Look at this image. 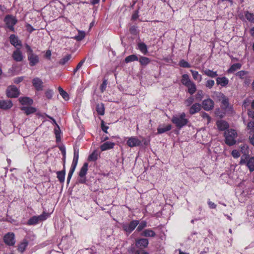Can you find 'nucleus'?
<instances>
[{"label": "nucleus", "mask_w": 254, "mask_h": 254, "mask_svg": "<svg viewBox=\"0 0 254 254\" xmlns=\"http://www.w3.org/2000/svg\"><path fill=\"white\" fill-rule=\"evenodd\" d=\"M186 114L182 113L180 115L174 116L171 121L175 125L177 128L181 129L186 126L189 122L188 120L186 118Z\"/></svg>", "instance_id": "nucleus-1"}, {"label": "nucleus", "mask_w": 254, "mask_h": 254, "mask_svg": "<svg viewBox=\"0 0 254 254\" xmlns=\"http://www.w3.org/2000/svg\"><path fill=\"white\" fill-rule=\"evenodd\" d=\"M79 158V149L77 147H74L73 158L72 164L68 172L67 178V183L69 184L72 176L77 166L78 160Z\"/></svg>", "instance_id": "nucleus-2"}, {"label": "nucleus", "mask_w": 254, "mask_h": 254, "mask_svg": "<svg viewBox=\"0 0 254 254\" xmlns=\"http://www.w3.org/2000/svg\"><path fill=\"white\" fill-rule=\"evenodd\" d=\"M225 143L229 145L232 146L236 144V138L237 137V132L236 130L230 129L225 131L224 134Z\"/></svg>", "instance_id": "nucleus-3"}, {"label": "nucleus", "mask_w": 254, "mask_h": 254, "mask_svg": "<svg viewBox=\"0 0 254 254\" xmlns=\"http://www.w3.org/2000/svg\"><path fill=\"white\" fill-rule=\"evenodd\" d=\"M6 27L12 32H14V26L17 23V19L12 15H6L4 18Z\"/></svg>", "instance_id": "nucleus-4"}, {"label": "nucleus", "mask_w": 254, "mask_h": 254, "mask_svg": "<svg viewBox=\"0 0 254 254\" xmlns=\"http://www.w3.org/2000/svg\"><path fill=\"white\" fill-rule=\"evenodd\" d=\"M48 216L49 214L48 213L43 212L39 216H34L31 217L27 221V224L29 225H36L40 221L45 220Z\"/></svg>", "instance_id": "nucleus-5"}, {"label": "nucleus", "mask_w": 254, "mask_h": 254, "mask_svg": "<svg viewBox=\"0 0 254 254\" xmlns=\"http://www.w3.org/2000/svg\"><path fill=\"white\" fill-rule=\"evenodd\" d=\"M139 221L134 220L131 221L129 223H124L122 225L123 230L127 233H131L138 225Z\"/></svg>", "instance_id": "nucleus-6"}, {"label": "nucleus", "mask_w": 254, "mask_h": 254, "mask_svg": "<svg viewBox=\"0 0 254 254\" xmlns=\"http://www.w3.org/2000/svg\"><path fill=\"white\" fill-rule=\"evenodd\" d=\"M6 94L9 98H16L20 94V91L15 86L10 85L6 89Z\"/></svg>", "instance_id": "nucleus-7"}, {"label": "nucleus", "mask_w": 254, "mask_h": 254, "mask_svg": "<svg viewBox=\"0 0 254 254\" xmlns=\"http://www.w3.org/2000/svg\"><path fill=\"white\" fill-rule=\"evenodd\" d=\"M218 95L219 100L221 101L222 108L226 111H230L231 109V107L229 105L228 98L221 92L218 93Z\"/></svg>", "instance_id": "nucleus-8"}, {"label": "nucleus", "mask_w": 254, "mask_h": 254, "mask_svg": "<svg viewBox=\"0 0 254 254\" xmlns=\"http://www.w3.org/2000/svg\"><path fill=\"white\" fill-rule=\"evenodd\" d=\"M88 164L87 163H84L82 167H81L79 173V176L80 179L78 180L79 183L85 184L86 180L85 177L88 171Z\"/></svg>", "instance_id": "nucleus-9"}, {"label": "nucleus", "mask_w": 254, "mask_h": 254, "mask_svg": "<svg viewBox=\"0 0 254 254\" xmlns=\"http://www.w3.org/2000/svg\"><path fill=\"white\" fill-rule=\"evenodd\" d=\"M127 144L130 147L139 146L141 145V141L136 136H131L128 138Z\"/></svg>", "instance_id": "nucleus-10"}, {"label": "nucleus", "mask_w": 254, "mask_h": 254, "mask_svg": "<svg viewBox=\"0 0 254 254\" xmlns=\"http://www.w3.org/2000/svg\"><path fill=\"white\" fill-rule=\"evenodd\" d=\"M27 59L31 66H35L39 62V56L34 53L28 54Z\"/></svg>", "instance_id": "nucleus-11"}, {"label": "nucleus", "mask_w": 254, "mask_h": 254, "mask_svg": "<svg viewBox=\"0 0 254 254\" xmlns=\"http://www.w3.org/2000/svg\"><path fill=\"white\" fill-rule=\"evenodd\" d=\"M3 241L8 246H13L15 243L14 234L13 233H8L4 236Z\"/></svg>", "instance_id": "nucleus-12"}, {"label": "nucleus", "mask_w": 254, "mask_h": 254, "mask_svg": "<svg viewBox=\"0 0 254 254\" xmlns=\"http://www.w3.org/2000/svg\"><path fill=\"white\" fill-rule=\"evenodd\" d=\"M214 102L210 98L204 100L202 103V108L205 111L212 110L214 107Z\"/></svg>", "instance_id": "nucleus-13"}, {"label": "nucleus", "mask_w": 254, "mask_h": 254, "mask_svg": "<svg viewBox=\"0 0 254 254\" xmlns=\"http://www.w3.org/2000/svg\"><path fill=\"white\" fill-rule=\"evenodd\" d=\"M12 57L13 59L17 62H22L23 60V56L19 48H17L16 50L13 51L12 54Z\"/></svg>", "instance_id": "nucleus-14"}, {"label": "nucleus", "mask_w": 254, "mask_h": 254, "mask_svg": "<svg viewBox=\"0 0 254 254\" xmlns=\"http://www.w3.org/2000/svg\"><path fill=\"white\" fill-rule=\"evenodd\" d=\"M148 240L145 238H140L136 240L135 246L139 248H145L148 245Z\"/></svg>", "instance_id": "nucleus-15"}, {"label": "nucleus", "mask_w": 254, "mask_h": 254, "mask_svg": "<svg viewBox=\"0 0 254 254\" xmlns=\"http://www.w3.org/2000/svg\"><path fill=\"white\" fill-rule=\"evenodd\" d=\"M32 84L37 91H41L43 89V82L38 77H35L32 80Z\"/></svg>", "instance_id": "nucleus-16"}, {"label": "nucleus", "mask_w": 254, "mask_h": 254, "mask_svg": "<svg viewBox=\"0 0 254 254\" xmlns=\"http://www.w3.org/2000/svg\"><path fill=\"white\" fill-rule=\"evenodd\" d=\"M9 41L11 45L14 46L15 47L17 46H21V42L19 40L17 36L14 34H12L9 37Z\"/></svg>", "instance_id": "nucleus-17"}, {"label": "nucleus", "mask_w": 254, "mask_h": 254, "mask_svg": "<svg viewBox=\"0 0 254 254\" xmlns=\"http://www.w3.org/2000/svg\"><path fill=\"white\" fill-rule=\"evenodd\" d=\"M216 124L218 129L221 131L225 130L229 127L228 123L224 120L218 121Z\"/></svg>", "instance_id": "nucleus-18"}, {"label": "nucleus", "mask_w": 254, "mask_h": 254, "mask_svg": "<svg viewBox=\"0 0 254 254\" xmlns=\"http://www.w3.org/2000/svg\"><path fill=\"white\" fill-rule=\"evenodd\" d=\"M12 103L11 100H1L0 101V108L4 110H7L11 108L12 106Z\"/></svg>", "instance_id": "nucleus-19"}, {"label": "nucleus", "mask_w": 254, "mask_h": 254, "mask_svg": "<svg viewBox=\"0 0 254 254\" xmlns=\"http://www.w3.org/2000/svg\"><path fill=\"white\" fill-rule=\"evenodd\" d=\"M216 83L222 87H226L229 83V79L225 77H218L216 78Z\"/></svg>", "instance_id": "nucleus-20"}, {"label": "nucleus", "mask_w": 254, "mask_h": 254, "mask_svg": "<svg viewBox=\"0 0 254 254\" xmlns=\"http://www.w3.org/2000/svg\"><path fill=\"white\" fill-rule=\"evenodd\" d=\"M115 143L111 141H107L101 145L100 148L102 151H105L114 148Z\"/></svg>", "instance_id": "nucleus-21"}, {"label": "nucleus", "mask_w": 254, "mask_h": 254, "mask_svg": "<svg viewBox=\"0 0 254 254\" xmlns=\"http://www.w3.org/2000/svg\"><path fill=\"white\" fill-rule=\"evenodd\" d=\"M201 105L199 103H195L190 108L189 112L190 114L193 115L198 113L201 110Z\"/></svg>", "instance_id": "nucleus-22"}, {"label": "nucleus", "mask_w": 254, "mask_h": 254, "mask_svg": "<svg viewBox=\"0 0 254 254\" xmlns=\"http://www.w3.org/2000/svg\"><path fill=\"white\" fill-rule=\"evenodd\" d=\"M171 128L172 126L171 125H168L167 126L160 125L157 128V133L158 134H161L171 130Z\"/></svg>", "instance_id": "nucleus-23"}, {"label": "nucleus", "mask_w": 254, "mask_h": 254, "mask_svg": "<svg viewBox=\"0 0 254 254\" xmlns=\"http://www.w3.org/2000/svg\"><path fill=\"white\" fill-rule=\"evenodd\" d=\"M156 235L154 231L150 229H145L141 233V236L146 237H154Z\"/></svg>", "instance_id": "nucleus-24"}, {"label": "nucleus", "mask_w": 254, "mask_h": 254, "mask_svg": "<svg viewBox=\"0 0 254 254\" xmlns=\"http://www.w3.org/2000/svg\"><path fill=\"white\" fill-rule=\"evenodd\" d=\"M28 245V241L25 239L23 240V241L18 245L17 250L18 251V252H20L21 253H22L26 249Z\"/></svg>", "instance_id": "nucleus-25"}, {"label": "nucleus", "mask_w": 254, "mask_h": 254, "mask_svg": "<svg viewBox=\"0 0 254 254\" xmlns=\"http://www.w3.org/2000/svg\"><path fill=\"white\" fill-rule=\"evenodd\" d=\"M185 86L188 88V92L190 95L193 94L196 91V86L193 81H191L188 84V85H186Z\"/></svg>", "instance_id": "nucleus-26"}, {"label": "nucleus", "mask_w": 254, "mask_h": 254, "mask_svg": "<svg viewBox=\"0 0 254 254\" xmlns=\"http://www.w3.org/2000/svg\"><path fill=\"white\" fill-rule=\"evenodd\" d=\"M18 100L22 105H30L33 103V100L27 97H20Z\"/></svg>", "instance_id": "nucleus-27"}, {"label": "nucleus", "mask_w": 254, "mask_h": 254, "mask_svg": "<svg viewBox=\"0 0 254 254\" xmlns=\"http://www.w3.org/2000/svg\"><path fill=\"white\" fill-rule=\"evenodd\" d=\"M181 83L184 86L188 85L192 81L190 79L189 76L187 74H184L182 76Z\"/></svg>", "instance_id": "nucleus-28"}, {"label": "nucleus", "mask_w": 254, "mask_h": 254, "mask_svg": "<svg viewBox=\"0 0 254 254\" xmlns=\"http://www.w3.org/2000/svg\"><path fill=\"white\" fill-rule=\"evenodd\" d=\"M190 71L194 80L197 81L198 82H200L202 80V76L199 74L198 71L192 69H190Z\"/></svg>", "instance_id": "nucleus-29"}, {"label": "nucleus", "mask_w": 254, "mask_h": 254, "mask_svg": "<svg viewBox=\"0 0 254 254\" xmlns=\"http://www.w3.org/2000/svg\"><path fill=\"white\" fill-rule=\"evenodd\" d=\"M203 72L206 75L211 78H215L218 76L217 71H213L209 69H206Z\"/></svg>", "instance_id": "nucleus-30"}, {"label": "nucleus", "mask_w": 254, "mask_h": 254, "mask_svg": "<svg viewBox=\"0 0 254 254\" xmlns=\"http://www.w3.org/2000/svg\"><path fill=\"white\" fill-rule=\"evenodd\" d=\"M21 110L23 111L26 115H29L36 112V109L32 107H22Z\"/></svg>", "instance_id": "nucleus-31"}, {"label": "nucleus", "mask_w": 254, "mask_h": 254, "mask_svg": "<svg viewBox=\"0 0 254 254\" xmlns=\"http://www.w3.org/2000/svg\"><path fill=\"white\" fill-rule=\"evenodd\" d=\"M138 49L140 50V51L144 55H145L147 53L148 50H147V47L146 44H145L144 43H139L137 44Z\"/></svg>", "instance_id": "nucleus-32"}, {"label": "nucleus", "mask_w": 254, "mask_h": 254, "mask_svg": "<svg viewBox=\"0 0 254 254\" xmlns=\"http://www.w3.org/2000/svg\"><path fill=\"white\" fill-rule=\"evenodd\" d=\"M57 178L61 183H64L65 179V171L64 169L61 171H58L57 173Z\"/></svg>", "instance_id": "nucleus-33"}, {"label": "nucleus", "mask_w": 254, "mask_h": 254, "mask_svg": "<svg viewBox=\"0 0 254 254\" xmlns=\"http://www.w3.org/2000/svg\"><path fill=\"white\" fill-rule=\"evenodd\" d=\"M242 64L239 63L233 64L228 70V73H232L241 68Z\"/></svg>", "instance_id": "nucleus-34"}, {"label": "nucleus", "mask_w": 254, "mask_h": 254, "mask_svg": "<svg viewBox=\"0 0 254 254\" xmlns=\"http://www.w3.org/2000/svg\"><path fill=\"white\" fill-rule=\"evenodd\" d=\"M247 166L250 172H253L254 170V157H251L249 159L247 162Z\"/></svg>", "instance_id": "nucleus-35"}, {"label": "nucleus", "mask_w": 254, "mask_h": 254, "mask_svg": "<svg viewBox=\"0 0 254 254\" xmlns=\"http://www.w3.org/2000/svg\"><path fill=\"white\" fill-rule=\"evenodd\" d=\"M71 55H66L60 60L59 61V64L62 65H64L71 59Z\"/></svg>", "instance_id": "nucleus-36"}, {"label": "nucleus", "mask_w": 254, "mask_h": 254, "mask_svg": "<svg viewBox=\"0 0 254 254\" xmlns=\"http://www.w3.org/2000/svg\"><path fill=\"white\" fill-rule=\"evenodd\" d=\"M150 62L149 58L141 56L139 59V62L140 64L143 66H145L148 64Z\"/></svg>", "instance_id": "nucleus-37"}, {"label": "nucleus", "mask_w": 254, "mask_h": 254, "mask_svg": "<svg viewBox=\"0 0 254 254\" xmlns=\"http://www.w3.org/2000/svg\"><path fill=\"white\" fill-rule=\"evenodd\" d=\"M96 111L98 114L100 115H103L104 114V106L103 104H98L96 106Z\"/></svg>", "instance_id": "nucleus-38"}, {"label": "nucleus", "mask_w": 254, "mask_h": 254, "mask_svg": "<svg viewBox=\"0 0 254 254\" xmlns=\"http://www.w3.org/2000/svg\"><path fill=\"white\" fill-rule=\"evenodd\" d=\"M138 58L135 55H131L127 57L125 59V62L127 63L138 61Z\"/></svg>", "instance_id": "nucleus-39"}, {"label": "nucleus", "mask_w": 254, "mask_h": 254, "mask_svg": "<svg viewBox=\"0 0 254 254\" xmlns=\"http://www.w3.org/2000/svg\"><path fill=\"white\" fill-rule=\"evenodd\" d=\"M248 71L245 70H241L240 71H238L236 73V75L238 77H239L241 79H245L246 78V76L248 74Z\"/></svg>", "instance_id": "nucleus-40"}, {"label": "nucleus", "mask_w": 254, "mask_h": 254, "mask_svg": "<svg viewBox=\"0 0 254 254\" xmlns=\"http://www.w3.org/2000/svg\"><path fill=\"white\" fill-rule=\"evenodd\" d=\"M245 17L248 20L251 22H254V14L247 11L245 13Z\"/></svg>", "instance_id": "nucleus-41"}, {"label": "nucleus", "mask_w": 254, "mask_h": 254, "mask_svg": "<svg viewBox=\"0 0 254 254\" xmlns=\"http://www.w3.org/2000/svg\"><path fill=\"white\" fill-rule=\"evenodd\" d=\"M215 84V81L213 80L212 79H207L205 83V86L206 87L211 89Z\"/></svg>", "instance_id": "nucleus-42"}, {"label": "nucleus", "mask_w": 254, "mask_h": 254, "mask_svg": "<svg viewBox=\"0 0 254 254\" xmlns=\"http://www.w3.org/2000/svg\"><path fill=\"white\" fill-rule=\"evenodd\" d=\"M57 127L55 128L54 131H55V133L56 135V140H57V141H59L61 139V137H60L61 130H60L59 126L58 125H57Z\"/></svg>", "instance_id": "nucleus-43"}, {"label": "nucleus", "mask_w": 254, "mask_h": 254, "mask_svg": "<svg viewBox=\"0 0 254 254\" xmlns=\"http://www.w3.org/2000/svg\"><path fill=\"white\" fill-rule=\"evenodd\" d=\"M247 129L250 132H254V120L251 121L247 125Z\"/></svg>", "instance_id": "nucleus-44"}, {"label": "nucleus", "mask_w": 254, "mask_h": 254, "mask_svg": "<svg viewBox=\"0 0 254 254\" xmlns=\"http://www.w3.org/2000/svg\"><path fill=\"white\" fill-rule=\"evenodd\" d=\"M85 36L84 31H79L78 34L75 37V39L78 41L82 40Z\"/></svg>", "instance_id": "nucleus-45"}, {"label": "nucleus", "mask_w": 254, "mask_h": 254, "mask_svg": "<svg viewBox=\"0 0 254 254\" xmlns=\"http://www.w3.org/2000/svg\"><path fill=\"white\" fill-rule=\"evenodd\" d=\"M179 65L181 67L185 68H189L190 67V64L184 60H181L179 62Z\"/></svg>", "instance_id": "nucleus-46"}, {"label": "nucleus", "mask_w": 254, "mask_h": 254, "mask_svg": "<svg viewBox=\"0 0 254 254\" xmlns=\"http://www.w3.org/2000/svg\"><path fill=\"white\" fill-rule=\"evenodd\" d=\"M147 226V222L145 221H142L138 224V226L137 228V231H141L143 228Z\"/></svg>", "instance_id": "nucleus-47"}, {"label": "nucleus", "mask_w": 254, "mask_h": 254, "mask_svg": "<svg viewBox=\"0 0 254 254\" xmlns=\"http://www.w3.org/2000/svg\"><path fill=\"white\" fill-rule=\"evenodd\" d=\"M98 158V154L96 151H94L89 156L88 159L90 161H94Z\"/></svg>", "instance_id": "nucleus-48"}, {"label": "nucleus", "mask_w": 254, "mask_h": 254, "mask_svg": "<svg viewBox=\"0 0 254 254\" xmlns=\"http://www.w3.org/2000/svg\"><path fill=\"white\" fill-rule=\"evenodd\" d=\"M194 98L193 96H190L185 101V104L186 106H190L192 104Z\"/></svg>", "instance_id": "nucleus-49"}, {"label": "nucleus", "mask_w": 254, "mask_h": 254, "mask_svg": "<svg viewBox=\"0 0 254 254\" xmlns=\"http://www.w3.org/2000/svg\"><path fill=\"white\" fill-rule=\"evenodd\" d=\"M203 97V93L202 90H198L195 95V99L197 101H201Z\"/></svg>", "instance_id": "nucleus-50"}, {"label": "nucleus", "mask_w": 254, "mask_h": 254, "mask_svg": "<svg viewBox=\"0 0 254 254\" xmlns=\"http://www.w3.org/2000/svg\"><path fill=\"white\" fill-rule=\"evenodd\" d=\"M107 80L104 79L100 86V90L101 92H103L104 91H105L106 88L107 87Z\"/></svg>", "instance_id": "nucleus-51"}, {"label": "nucleus", "mask_w": 254, "mask_h": 254, "mask_svg": "<svg viewBox=\"0 0 254 254\" xmlns=\"http://www.w3.org/2000/svg\"><path fill=\"white\" fill-rule=\"evenodd\" d=\"M129 32L131 34L133 35H137V27L136 26L134 25L131 26L129 28Z\"/></svg>", "instance_id": "nucleus-52"}, {"label": "nucleus", "mask_w": 254, "mask_h": 254, "mask_svg": "<svg viewBox=\"0 0 254 254\" xmlns=\"http://www.w3.org/2000/svg\"><path fill=\"white\" fill-rule=\"evenodd\" d=\"M231 154L234 158H238L240 156V153L237 150H233Z\"/></svg>", "instance_id": "nucleus-53"}, {"label": "nucleus", "mask_w": 254, "mask_h": 254, "mask_svg": "<svg viewBox=\"0 0 254 254\" xmlns=\"http://www.w3.org/2000/svg\"><path fill=\"white\" fill-rule=\"evenodd\" d=\"M53 94V91L52 90H48L45 93L46 96L48 99L52 98Z\"/></svg>", "instance_id": "nucleus-54"}, {"label": "nucleus", "mask_w": 254, "mask_h": 254, "mask_svg": "<svg viewBox=\"0 0 254 254\" xmlns=\"http://www.w3.org/2000/svg\"><path fill=\"white\" fill-rule=\"evenodd\" d=\"M24 79L23 76L17 77L13 79V82L15 84H18L21 82Z\"/></svg>", "instance_id": "nucleus-55"}, {"label": "nucleus", "mask_w": 254, "mask_h": 254, "mask_svg": "<svg viewBox=\"0 0 254 254\" xmlns=\"http://www.w3.org/2000/svg\"><path fill=\"white\" fill-rule=\"evenodd\" d=\"M202 117L204 119H206L207 120V123H209L211 121V118L208 114L206 113H203L201 115Z\"/></svg>", "instance_id": "nucleus-56"}, {"label": "nucleus", "mask_w": 254, "mask_h": 254, "mask_svg": "<svg viewBox=\"0 0 254 254\" xmlns=\"http://www.w3.org/2000/svg\"><path fill=\"white\" fill-rule=\"evenodd\" d=\"M60 95L65 100H67L69 99V96L67 92H65V91L62 92V93H60Z\"/></svg>", "instance_id": "nucleus-57"}, {"label": "nucleus", "mask_w": 254, "mask_h": 254, "mask_svg": "<svg viewBox=\"0 0 254 254\" xmlns=\"http://www.w3.org/2000/svg\"><path fill=\"white\" fill-rule=\"evenodd\" d=\"M27 30L29 32L31 33L35 30V29L30 24L27 23L26 25Z\"/></svg>", "instance_id": "nucleus-58"}, {"label": "nucleus", "mask_w": 254, "mask_h": 254, "mask_svg": "<svg viewBox=\"0 0 254 254\" xmlns=\"http://www.w3.org/2000/svg\"><path fill=\"white\" fill-rule=\"evenodd\" d=\"M208 205L211 209H215L216 207V204L210 200L208 201Z\"/></svg>", "instance_id": "nucleus-59"}, {"label": "nucleus", "mask_w": 254, "mask_h": 254, "mask_svg": "<svg viewBox=\"0 0 254 254\" xmlns=\"http://www.w3.org/2000/svg\"><path fill=\"white\" fill-rule=\"evenodd\" d=\"M25 47L26 49L27 54L33 53L32 49L28 44H25Z\"/></svg>", "instance_id": "nucleus-60"}, {"label": "nucleus", "mask_w": 254, "mask_h": 254, "mask_svg": "<svg viewBox=\"0 0 254 254\" xmlns=\"http://www.w3.org/2000/svg\"><path fill=\"white\" fill-rule=\"evenodd\" d=\"M134 254H149L147 252L142 250H138L135 251Z\"/></svg>", "instance_id": "nucleus-61"}, {"label": "nucleus", "mask_w": 254, "mask_h": 254, "mask_svg": "<svg viewBox=\"0 0 254 254\" xmlns=\"http://www.w3.org/2000/svg\"><path fill=\"white\" fill-rule=\"evenodd\" d=\"M138 11H135L134 13L132 15L131 19L132 20H136L138 17Z\"/></svg>", "instance_id": "nucleus-62"}, {"label": "nucleus", "mask_w": 254, "mask_h": 254, "mask_svg": "<svg viewBox=\"0 0 254 254\" xmlns=\"http://www.w3.org/2000/svg\"><path fill=\"white\" fill-rule=\"evenodd\" d=\"M248 115L249 117L253 119V120H254V111L249 110L248 111Z\"/></svg>", "instance_id": "nucleus-63"}, {"label": "nucleus", "mask_w": 254, "mask_h": 254, "mask_svg": "<svg viewBox=\"0 0 254 254\" xmlns=\"http://www.w3.org/2000/svg\"><path fill=\"white\" fill-rule=\"evenodd\" d=\"M250 101L248 99H246L243 103L244 106L246 108L247 106H249L250 104Z\"/></svg>", "instance_id": "nucleus-64"}]
</instances>
